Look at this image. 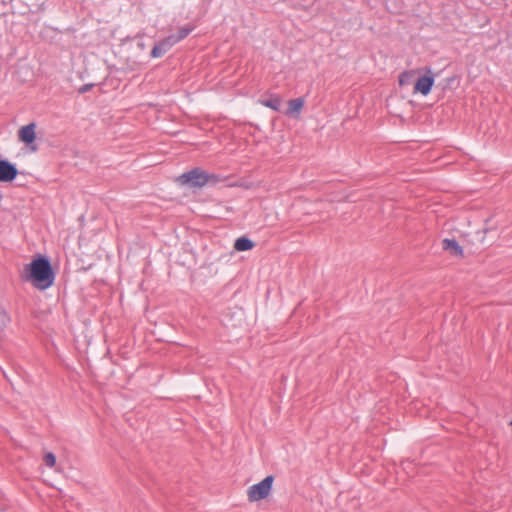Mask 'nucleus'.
I'll use <instances>...</instances> for the list:
<instances>
[{"label": "nucleus", "instance_id": "nucleus-12", "mask_svg": "<svg viewBox=\"0 0 512 512\" xmlns=\"http://www.w3.org/2000/svg\"><path fill=\"white\" fill-rule=\"evenodd\" d=\"M193 30L192 26L181 27L176 34L170 35L175 44L185 39Z\"/></svg>", "mask_w": 512, "mask_h": 512}, {"label": "nucleus", "instance_id": "nucleus-5", "mask_svg": "<svg viewBox=\"0 0 512 512\" xmlns=\"http://www.w3.org/2000/svg\"><path fill=\"white\" fill-rule=\"evenodd\" d=\"M18 174L15 164L7 159H0V182H12Z\"/></svg>", "mask_w": 512, "mask_h": 512}, {"label": "nucleus", "instance_id": "nucleus-6", "mask_svg": "<svg viewBox=\"0 0 512 512\" xmlns=\"http://www.w3.org/2000/svg\"><path fill=\"white\" fill-rule=\"evenodd\" d=\"M175 45L172 37L167 36L164 39L157 42L152 50H151V57L153 58H159L162 57L165 53H167L173 46Z\"/></svg>", "mask_w": 512, "mask_h": 512}, {"label": "nucleus", "instance_id": "nucleus-9", "mask_svg": "<svg viewBox=\"0 0 512 512\" xmlns=\"http://www.w3.org/2000/svg\"><path fill=\"white\" fill-rule=\"evenodd\" d=\"M442 248L443 250L449 252L450 255L455 257H463L464 251L463 248L459 245V243L455 239L445 238L442 240Z\"/></svg>", "mask_w": 512, "mask_h": 512}, {"label": "nucleus", "instance_id": "nucleus-15", "mask_svg": "<svg viewBox=\"0 0 512 512\" xmlns=\"http://www.w3.org/2000/svg\"><path fill=\"white\" fill-rule=\"evenodd\" d=\"M221 181V177L214 173H208V184L215 185Z\"/></svg>", "mask_w": 512, "mask_h": 512}, {"label": "nucleus", "instance_id": "nucleus-3", "mask_svg": "<svg viewBox=\"0 0 512 512\" xmlns=\"http://www.w3.org/2000/svg\"><path fill=\"white\" fill-rule=\"evenodd\" d=\"M274 476L268 475L259 483L248 488L247 497L250 502H256L267 498L272 490Z\"/></svg>", "mask_w": 512, "mask_h": 512}, {"label": "nucleus", "instance_id": "nucleus-13", "mask_svg": "<svg viewBox=\"0 0 512 512\" xmlns=\"http://www.w3.org/2000/svg\"><path fill=\"white\" fill-rule=\"evenodd\" d=\"M11 321L10 315L4 307L0 306V324L2 327H6Z\"/></svg>", "mask_w": 512, "mask_h": 512}, {"label": "nucleus", "instance_id": "nucleus-8", "mask_svg": "<svg viewBox=\"0 0 512 512\" xmlns=\"http://www.w3.org/2000/svg\"><path fill=\"white\" fill-rule=\"evenodd\" d=\"M305 104L303 97H298L288 101V108L285 111V115L293 118H299L301 110Z\"/></svg>", "mask_w": 512, "mask_h": 512}, {"label": "nucleus", "instance_id": "nucleus-7", "mask_svg": "<svg viewBox=\"0 0 512 512\" xmlns=\"http://www.w3.org/2000/svg\"><path fill=\"white\" fill-rule=\"evenodd\" d=\"M35 128L36 124L34 122L21 127L18 131V137L20 141H22L26 145L32 144L36 139Z\"/></svg>", "mask_w": 512, "mask_h": 512}, {"label": "nucleus", "instance_id": "nucleus-2", "mask_svg": "<svg viewBox=\"0 0 512 512\" xmlns=\"http://www.w3.org/2000/svg\"><path fill=\"white\" fill-rule=\"evenodd\" d=\"M177 181L182 186H188L190 188H202L208 185V172L204 171L200 167H195L190 171L181 174Z\"/></svg>", "mask_w": 512, "mask_h": 512}, {"label": "nucleus", "instance_id": "nucleus-14", "mask_svg": "<svg viewBox=\"0 0 512 512\" xmlns=\"http://www.w3.org/2000/svg\"><path fill=\"white\" fill-rule=\"evenodd\" d=\"M43 460H44L45 465L50 468L54 467L56 464V456L52 452H47L44 455Z\"/></svg>", "mask_w": 512, "mask_h": 512}, {"label": "nucleus", "instance_id": "nucleus-1", "mask_svg": "<svg viewBox=\"0 0 512 512\" xmlns=\"http://www.w3.org/2000/svg\"><path fill=\"white\" fill-rule=\"evenodd\" d=\"M22 279L38 290H46L54 284L55 272L46 255L37 254L24 266Z\"/></svg>", "mask_w": 512, "mask_h": 512}, {"label": "nucleus", "instance_id": "nucleus-16", "mask_svg": "<svg viewBox=\"0 0 512 512\" xmlns=\"http://www.w3.org/2000/svg\"><path fill=\"white\" fill-rule=\"evenodd\" d=\"M410 76H411V72H408V71L402 72L399 76V84L404 85V84L408 83V79L410 78Z\"/></svg>", "mask_w": 512, "mask_h": 512}, {"label": "nucleus", "instance_id": "nucleus-10", "mask_svg": "<svg viewBox=\"0 0 512 512\" xmlns=\"http://www.w3.org/2000/svg\"><path fill=\"white\" fill-rule=\"evenodd\" d=\"M254 246L255 243L245 236L239 237L234 243V249L240 252L251 250Z\"/></svg>", "mask_w": 512, "mask_h": 512}, {"label": "nucleus", "instance_id": "nucleus-11", "mask_svg": "<svg viewBox=\"0 0 512 512\" xmlns=\"http://www.w3.org/2000/svg\"><path fill=\"white\" fill-rule=\"evenodd\" d=\"M261 103L265 107H268L276 112H279L280 108H281L282 100L279 96L275 95V96H271L268 99L262 100Z\"/></svg>", "mask_w": 512, "mask_h": 512}, {"label": "nucleus", "instance_id": "nucleus-18", "mask_svg": "<svg viewBox=\"0 0 512 512\" xmlns=\"http://www.w3.org/2000/svg\"><path fill=\"white\" fill-rule=\"evenodd\" d=\"M510 425L512 426V419H511Z\"/></svg>", "mask_w": 512, "mask_h": 512}, {"label": "nucleus", "instance_id": "nucleus-4", "mask_svg": "<svg viewBox=\"0 0 512 512\" xmlns=\"http://www.w3.org/2000/svg\"><path fill=\"white\" fill-rule=\"evenodd\" d=\"M427 74L417 79L414 84V93H420L423 96H427L434 85V74L430 68H426Z\"/></svg>", "mask_w": 512, "mask_h": 512}, {"label": "nucleus", "instance_id": "nucleus-17", "mask_svg": "<svg viewBox=\"0 0 512 512\" xmlns=\"http://www.w3.org/2000/svg\"><path fill=\"white\" fill-rule=\"evenodd\" d=\"M92 87H93V84H84V85H82V86L78 89V92H79L80 94L86 93V92H87V91H89Z\"/></svg>", "mask_w": 512, "mask_h": 512}]
</instances>
